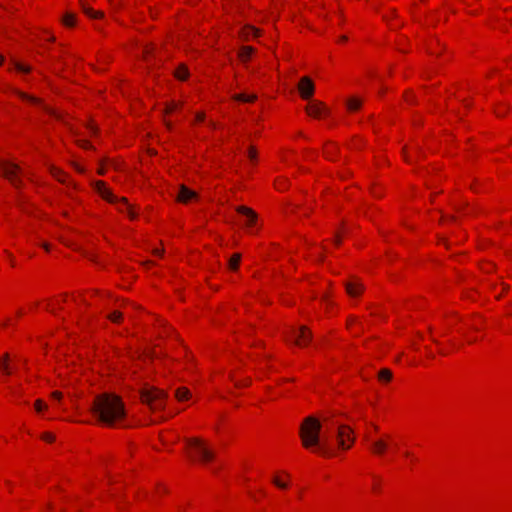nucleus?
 <instances>
[{"instance_id":"f257e3e1","label":"nucleus","mask_w":512,"mask_h":512,"mask_svg":"<svg viewBox=\"0 0 512 512\" xmlns=\"http://www.w3.org/2000/svg\"><path fill=\"white\" fill-rule=\"evenodd\" d=\"M331 425L336 426V431L332 432V428L328 427L327 431L321 436V421L314 416L306 417L299 431L302 445L305 448H315L322 454H328L330 452L331 440L335 438L341 449H349L355 441L353 430L349 426L334 422H331Z\"/></svg>"},{"instance_id":"f03ea898","label":"nucleus","mask_w":512,"mask_h":512,"mask_svg":"<svg viewBox=\"0 0 512 512\" xmlns=\"http://www.w3.org/2000/svg\"><path fill=\"white\" fill-rule=\"evenodd\" d=\"M91 411L101 423L109 427L117 426L126 416L124 403L113 393L96 396Z\"/></svg>"},{"instance_id":"7ed1b4c3","label":"nucleus","mask_w":512,"mask_h":512,"mask_svg":"<svg viewBox=\"0 0 512 512\" xmlns=\"http://www.w3.org/2000/svg\"><path fill=\"white\" fill-rule=\"evenodd\" d=\"M190 457L200 462H208L214 459V452L200 438L193 437L185 439Z\"/></svg>"},{"instance_id":"20e7f679","label":"nucleus","mask_w":512,"mask_h":512,"mask_svg":"<svg viewBox=\"0 0 512 512\" xmlns=\"http://www.w3.org/2000/svg\"><path fill=\"white\" fill-rule=\"evenodd\" d=\"M95 189L105 200H107L110 203L116 204L118 206L119 211L126 212L131 219L136 218V214L133 211L132 207L127 202V199L124 197L118 198L117 196L112 194L111 191L105 187L104 182L97 181L95 183Z\"/></svg>"},{"instance_id":"39448f33","label":"nucleus","mask_w":512,"mask_h":512,"mask_svg":"<svg viewBox=\"0 0 512 512\" xmlns=\"http://www.w3.org/2000/svg\"><path fill=\"white\" fill-rule=\"evenodd\" d=\"M167 393L155 387L145 388L141 391V400L152 411L161 410L165 407Z\"/></svg>"},{"instance_id":"423d86ee","label":"nucleus","mask_w":512,"mask_h":512,"mask_svg":"<svg viewBox=\"0 0 512 512\" xmlns=\"http://www.w3.org/2000/svg\"><path fill=\"white\" fill-rule=\"evenodd\" d=\"M0 172L15 187H19L21 183V180L19 178L21 169L18 165L7 160H0Z\"/></svg>"},{"instance_id":"0eeeda50","label":"nucleus","mask_w":512,"mask_h":512,"mask_svg":"<svg viewBox=\"0 0 512 512\" xmlns=\"http://www.w3.org/2000/svg\"><path fill=\"white\" fill-rule=\"evenodd\" d=\"M294 335V343L298 346H304L312 340V333L306 326H300L298 330L292 329Z\"/></svg>"},{"instance_id":"6e6552de","label":"nucleus","mask_w":512,"mask_h":512,"mask_svg":"<svg viewBox=\"0 0 512 512\" xmlns=\"http://www.w3.org/2000/svg\"><path fill=\"white\" fill-rule=\"evenodd\" d=\"M366 440L370 443L372 453L375 455H383L388 449V436L386 438L371 439L370 436H366Z\"/></svg>"},{"instance_id":"1a4fd4ad","label":"nucleus","mask_w":512,"mask_h":512,"mask_svg":"<svg viewBox=\"0 0 512 512\" xmlns=\"http://www.w3.org/2000/svg\"><path fill=\"white\" fill-rule=\"evenodd\" d=\"M314 84L312 80L309 77H302L299 85L298 90L301 95V97L305 100L310 99L314 94Z\"/></svg>"},{"instance_id":"9d476101","label":"nucleus","mask_w":512,"mask_h":512,"mask_svg":"<svg viewBox=\"0 0 512 512\" xmlns=\"http://www.w3.org/2000/svg\"><path fill=\"white\" fill-rule=\"evenodd\" d=\"M236 211L245 218V225L252 227L257 220V214L251 208L246 206L236 207Z\"/></svg>"},{"instance_id":"9b49d317","label":"nucleus","mask_w":512,"mask_h":512,"mask_svg":"<svg viewBox=\"0 0 512 512\" xmlns=\"http://www.w3.org/2000/svg\"><path fill=\"white\" fill-rule=\"evenodd\" d=\"M306 111L309 115L314 116V117H320L322 114L328 113L327 108L323 105V103H321L319 101L311 102L306 107Z\"/></svg>"},{"instance_id":"f8f14e48","label":"nucleus","mask_w":512,"mask_h":512,"mask_svg":"<svg viewBox=\"0 0 512 512\" xmlns=\"http://www.w3.org/2000/svg\"><path fill=\"white\" fill-rule=\"evenodd\" d=\"M196 198H197V193L195 191L189 189L185 185H181L179 187V192L177 195L178 201H180L182 203H187L188 201H190L192 199H196Z\"/></svg>"},{"instance_id":"ddd939ff","label":"nucleus","mask_w":512,"mask_h":512,"mask_svg":"<svg viewBox=\"0 0 512 512\" xmlns=\"http://www.w3.org/2000/svg\"><path fill=\"white\" fill-rule=\"evenodd\" d=\"M345 288H346V292L351 297L360 295V293L364 289L363 285L357 280H352V281L347 282L345 284Z\"/></svg>"},{"instance_id":"4468645a","label":"nucleus","mask_w":512,"mask_h":512,"mask_svg":"<svg viewBox=\"0 0 512 512\" xmlns=\"http://www.w3.org/2000/svg\"><path fill=\"white\" fill-rule=\"evenodd\" d=\"M254 53V49L250 46H243L239 53H238V56L240 58L241 61L243 62H246L250 59V57L252 56V54Z\"/></svg>"},{"instance_id":"2eb2a0df","label":"nucleus","mask_w":512,"mask_h":512,"mask_svg":"<svg viewBox=\"0 0 512 512\" xmlns=\"http://www.w3.org/2000/svg\"><path fill=\"white\" fill-rule=\"evenodd\" d=\"M259 30L253 26H246L242 30V37L244 40H248L250 37H257L259 35Z\"/></svg>"},{"instance_id":"dca6fc26","label":"nucleus","mask_w":512,"mask_h":512,"mask_svg":"<svg viewBox=\"0 0 512 512\" xmlns=\"http://www.w3.org/2000/svg\"><path fill=\"white\" fill-rule=\"evenodd\" d=\"M347 109L350 112L357 111L362 105V101L356 97L349 98L346 102Z\"/></svg>"},{"instance_id":"f3484780","label":"nucleus","mask_w":512,"mask_h":512,"mask_svg":"<svg viewBox=\"0 0 512 512\" xmlns=\"http://www.w3.org/2000/svg\"><path fill=\"white\" fill-rule=\"evenodd\" d=\"M175 397L179 401L187 400L190 397V391L185 387H180L175 391Z\"/></svg>"},{"instance_id":"a211bd4d","label":"nucleus","mask_w":512,"mask_h":512,"mask_svg":"<svg viewBox=\"0 0 512 512\" xmlns=\"http://www.w3.org/2000/svg\"><path fill=\"white\" fill-rule=\"evenodd\" d=\"M62 22H63L64 25H66L68 27L74 26L75 23H76V16H75V14H73L71 12H66L65 15L62 18Z\"/></svg>"},{"instance_id":"6ab92c4d","label":"nucleus","mask_w":512,"mask_h":512,"mask_svg":"<svg viewBox=\"0 0 512 512\" xmlns=\"http://www.w3.org/2000/svg\"><path fill=\"white\" fill-rule=\"evenodd\" d=\"M82 9L83 12L91 18H100L103 16V13L101 11H94L90 7L86 6L84 3H82Z\"/></svg>"},{"instance_id":"aec40b11","label":"nucleus","mask_w":512,"mask_h":512,"mask_svg":"<svg viewBox=\"0 0 512 512\" xmlns=\"http://www.w3.org/2000/svg\"><path fill=\"white\" fill-rule=\"evenodd\" d=\"M378 379L382 382H389L392 379L391 370L387 368L381 369L378 373Z\"/></svg>"},{"instance_id":"412c9836","label":"nucleus","mask_w":512,"mask_h":512,"mask_svg":"<svg viewBox=\"0 0 512 512\" xmlns=\"http://www.w3.org/2000/svg\"><path fill=\"white\" fill-rule=\"evenodd\" d=\"M240 260H241V254H239V253L233 254L230 257L229 262H228L229 268L232 270H236L239 266Z\"/></svg>"},{"instance_id":"4be33fe9","label":"nucleus","mask_w":512,"mask_h":512,"mask_svg":"<svg viewBox=\"0 0 512 512\" xmlns=\"http://www.w3.org/2000/svg\"><path fill=\"white\" fill-rule=\"evenodd\" d=\"M189 75L188 69L184 65H180L175 72V76L180 80L187 79Z\"/></svg>"},{"instance_id":"5701e85b","label":"nucleus","mask_w":512,"mask_h":512,"mask_svg":"<svg viewBox=\"0 0 512 512\" xmlns=\"http://www.w3.org/2000/svg\"><path fill=\"white\" fill-rule=\"evenodd\" d=\"M257 98L256 95H245V94H237L234 96V99L237 100V101H242V102H253L255 101Z\"/></svg>"},{"instance_id":"b1692460","label":"nucleus","mask_w":512,"mask_h":512,"mask_svg":"<svg viewBox=\"0 0 512 512\" xmlns=\"http://www.w3.org/2000/svg\"><path fill=\"white\" fill-rule=\"evenodd\" d=\"M50 172L58 181H60L62 183L65 182L64 173L61 172V170H59L58 168L52 166L50 168Z\"/></svg>"},{"instance_id":"393cba45","label":"nucleus","mask_w":512,"mask_h":512,"mask_svg":"<svg viewBox=\"0 0 512 512\" xmlns=\"http://www.w3.org/2000/svg\"><path fill=\"white\" fill-rule=\"evenodd\" d=\"M19 95H20V97H21L22 99H24V100H28V101H30V102H32V103H34V104H40V103H41L40 99L35 98V97H33V96H29V95H27V94H25V93L19 92Z\"/></svg>"},{"instance_id":"a878e982","label":"nucleus","mask_w":512,"mask_h":512,"mask_svg":"<svg viewBox=\"0 0 512 512\" xmlns=\"http://www.w3.org/2000/svg\"><path fill=\"white\" fill-rule=\"evenodd\" d=\"M109 320L118 323L122 319V314L119 311H114L108 315Z\"/></svg>"},{"instance_id":"bb28decb","label":"nucleus","mask_w":512,"mask_h":512,"mask_svg":"<svg viewBox=\"0 0 512 512\" xmlns=\"http://www.w3.org/2000/svg\"><path fill=\"white\" fill-rule=\"evenodd\" d=\"M272 482L274 483L275 486H277L280 489H286L288 487V484L280 480L278 477H274L272 479Z\"/></svg>"},{"instance_id":"cd10ccee","label":"nucleus","mask_w":512,"mask_h":512,"mask_svg":"<svg viewBox=\"0 0 512 512\" xmlns=\"http://www.w3.org/2000/svg\"><path fill=\"white\" fill-rule=\"evenodd\" d=\"M34 406L37 412H41L42 410L47 408V405L40 399L36 400Z\"/></svg>"},{"instance_id":"c85d7f7f","label":"nucleus","mask_w":512,"mask_h":512,"mask_svg":"<svg viewBox=\"0 0 512 512\" xmlns=\"http://www.w3.org/2000/svg\"><path fill=\"white\" fill-rule=\"evenodd\" d=\"M0 369L6 374V375H10L12 373V370L11 368L9 367L8 363L6 362H2V360H0Z\"/></svg>"},{"instance_id":"c756f323","label":"nucleus","mask_w":512,"mask_h":512,"mask_svg":"<svg viewBox=\"0 0 512 512\" xmlns=\"http://www.w3.org/2000/svg\"><path fill=\"white\" fill-rule=\"evenodd\" d=\"M15 68L20 71V72H24V73H28L30 71V67L29 66H25L21 63H15Z\"/></svg>"},{"instance_id":"7c9ffc66","label":"nucleus","mask_w":512,"mask_h":512,"mask_svg":"<svg viewBox=\"0 0 512 512\" xmlns=\"http://www.w3.org/2000/svg\"><path fill=\"white\" fill-rule=\"evenodd\" d=\"M43 108L45 109V111H47L49 114L53 115L54 117H56L57 119L59 120H62V116L57 113L56 111H54L53 109L47 107V106H43Z\"/></svg>"},{"instance_id":"2f4dec72","label":"nucleus","mask_w":512,"mask_h":512,"mask_svg":"<svg viewBox=\"0 0 512 512\" xmlns=\"http://www.w3.org/2000/svg\"><path fill=\"white\" fill-rule=\"evenodd\" d=\"M42 439H43V440H45V441H47V442H53V441H54V439H55V437H54V435H52L51 433H44V434L42 435Z\"/></svg>"},{"instance_id":"473e14b6","label":"nucleus","mask_w":512,"mask_h":512,"mask_svg":"<svg viewBox=\"0 0 512 512\" xmlns=\"http://www.w3.org/2000/svg\"><path fill=\"white\" fill-rule=\"evenodd\" d=\"M176 107H177V105H176V104H174V103L169 104V105H167V107H166V112H167V113H170V112H172L173 110H175V109H176Z\"/></svg>"},{"instance_id":"72a5a7b5","label":"nucleus","mask_w":512,"mask_h":512,"mask_svg":"<svg viewBox=\"0 0 512 512\" xmlns=\"http://www.w3.org/2000/svg\"><path fill=\"white\" fill-rule=\"evenodd\" d=\"M248 155H249L250 159H252V160H253V159H255V157H256V151H255V149H254L253 147H251V148L249 149Z\"/></svg>"},{"instance_id":"f704fd0d","label":"nucleus","mask_w":512,"mask_h":512,"mask_svg":"<svg viewBox=\"0 0 512 512\" xmlns=\"http://www.w3.org/2000/svg\"><path fill=\"white\" fill-rule=\"evenodd\" d=\"M204 119H205V115H204V113L199 112V113H197V114H196V120H197V121H200V122H201V121H204Z\"/></svg>"},{"instance_id":"c9c22d12","label":"nucleus","mask_w":512,"mask_h":512,"mask_svg":"<svg viewBox=\"0 0 512 512\" xmlns=\"http://www.w3.org/2000/svg\"><path fill=\"white\" fill-rule=\"evenodd\" d=\"M51 396H52L54 399H56V400H60V399H61V397H62V394H61L60 392H58V391H55V392H53V393H52V395H51Z\"/></svg>"},{"instance_id":"e433bc0d","label":"nucleus","mask_w":512,"mask_h":512,"mask_svg":"<svg viewBox=\"0 0 512 512\" xmlns=\"http://www.w3.org/2000/svg\"><path fill=\"white\" fill-rule=\"evenodd\" d=\"M79 144H80L82 147H84V148H88V147H90L89 143H88L87 141H84V140H83V141H80V143H79Z\"/></svg>"},{"instance_id":"4c0bfd02","label":"nucleus","mask_w":512,"mask_h":512,"mask_svg":"<svg viewBox=\"0 0 512 512\" xmlns=\"http://www.w3.org/2000/svg\"><path fill=\"white\" fill-rule=\"evenodd\" d=\"M495 112H496L497 116H499V117L505 114V111L500 110V109H497Z\"/></svg>"},{"instance_id":"58836bf2","label":"nucleus","mask_w":512,"mask_h":512,"mask_svg":"<svg viewBox=\"0 0 512 512\" xmlns=\"http://www.w3.org/2000/svg\"><path fill=\"white\" fill-rule=\"evenodd\" d=\"M1 360H2V362H6V363H8L9 355H8V354H5V355H4V357H3V359H1Z\"/></svg>"},{"instance_id":"ea45409f","label":"nucleus","mask_w":512,"mask_h":512,"mask_svg":"<svg viewBox=\"0 0 512 512\" xmlns=\"http://www.w3.org/2000/svg\"><path fill=\"white\" fill-rule=\"evenodd\" d=\"M155 255H161L162 251L160 249H155L153 252Z\"/></svg>"},{"instance_id":"a19ab883","label":"nucleus","mask_w":512,"mask_h":512,"mask_svg":"<svg viewBox=\"0 0 512 512\" xmlns=\"http://www.w3.org/2000/svg\"><path fill=\"white\" fill-rule=\"evenodd\" d=\"M42 246H43V248H44L46 251H49V245H48V244L44 243Z\"/></svg>"},{"instance_id":"79ce46f5","label":"nucleus","mask_w":512,"mask_h":512,"mask_svg":"<svg viewBox=\"0 0 512 512\" xmlns=\"http://www.w3.org/2000/svg\"><path fill=\"white\" fill-rule=\"evenodd\" d=\"M323 421H324V422H329V421H330V419H329V417H328V416H326V417H324V418H323Z\"/></svg>"},{"instance_id":"37998d69","label":"nucleus","mask_w":512,"mask_h":512,"mask_svg":"<svg viewBox=\"0 0 512 512\" xmlns=\"http://www.w3.org/2000/svg\"><path fill=\"white\" fill-rule=\"evenodd\" d=\"M326 157L330 158V152L328 150L325 151Z\"/></svg>"},{"instance_id":"c03bdc74","label":"nucleus","mask_w":512,"mask_h":512,"mask_svg":"<svg viewBox=\"0 0 512 512\" xmlns=\"http://www.w3.org/2000/svg\"><path fill=\"white\" fill-rule=\"evenodd\" d=\"M5 252H6V253L8 254V256L12 259L11 253H8L7 251H5ZM11 263H12V265H14V263H13V261H12V260H11Z\"/></svg>"},{"instance_id":"a18cd8bd","label":"nucleus","mask_w":512,"mask_h":512,"mask_svg":"<svg viewBox=\"0 0 512 512\" xmlns=\"http://www.w3.org/2000/svg\"><path fill=\"white\" fill-rule=\"evenodd\" d=\"M335 243H336V244H339V243H340V239H339L338 237L335 239Z\"/></svg>"},{"instance_id":"49530a36","label":"nucleus","mask_w":512,"mask_h":512,"mask_svg":"<svg viewBox=\"0 0 512 512\" xmlns=\"http://www.w3.org/2000/svg\"><path fill=\"white\" fill-rule=\"evenodd\" d=\"M167 127L170 128L171 124L169 122L166 123Z\"/></svg>"},{"instance_id":"de8ad7c7","label":"nucleus","mask_w":512,"mask_h":512,"mask_svg":"<svg viewBox=\"0 0 512 512\" xmlns=\"http://www.w3.org/2000/svg\"><path fill=\"white\" fill-rule=\"evenodd\" d=\"M3 61V57L0 55V64L2 63Z\"/></svg>"}]
</instances>
